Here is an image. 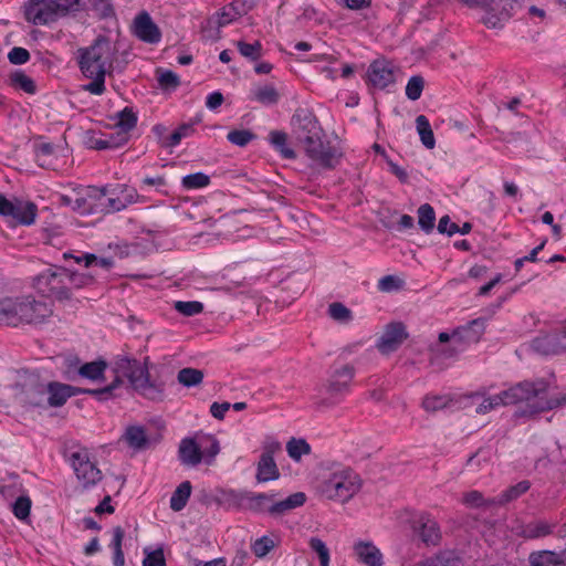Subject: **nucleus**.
I'll list each match as a JSON object with an SVG mask.
<instances>
[{
  "mask_svg": "<svg viewBox=\"0 0 566 566\" xmlns=\"http://www.w3.org/2000/svg\"><path fill=\"white\" fill-rule=\"evenodd\" d=\"M111 369L115 375L111 385L101 389H87L85 392L98 399H106L123 382V378H127L132 387L145 398L163 400L165 382L150 379L149 370L140 367L137 359L127 355H117L111 363Z\"/></svg>",
  "mask_w": 566,
  "mask_h": 566,
  "instance_id": "obj_1",
  "label": "nucleus"
},
{
  "mask_svg": "<svg viewBox=\"0 0 566 566\" xmlns=\"http://www.w3.org/2000/svg\"><path fill=\"white\" fill-rule=\"evenodd\" d=\"M520 402H526L531 413H538L560 406L566 402V397H563L562 400L549 398L548 382L544 379L522 381L497 395L485 398L476 408V412L486 413L499 406Z\"/></svg>",
  "mask_w": 566,
  "mask_h": 566,
  "instance_id": "obj_2",
  "label": "nucleus"
},
{
  "mask_svg": "<svg viewBox=\"0 0 566 566\" xmlns=\"http://www.w3.org/2000/svg\"><path fill=\"white\" fill-rule=\"evenodd\" d=\"M116 48L111 40L98 35L87 48L77 50V63L82 74L92 82L84 85V90L94 95L105 92V76L114 71Z\"/></svg>",
  "mask_w": 566,
  "mask_h": 566,
  "instance_id": "obj_3",
  "label": "nucleus"
},
{
  "mask_svg": "<svg viewBox=\"0 0 566 566\" xmlns=\"http://www.w3.org/2000/svg\"><path fill=\"white\" fill-rule=\"evenodd\" d=\"M52 313L49 303L31 295L0 297V325L17 327L23 324H41Z\"/></svg>",
  "mask_w": 566,
  "mask_h": 566,
  "instance_id": "obj_4",
  "label": "nucleus"
},
{
  "mask_svg": "<svg viewBox=\"0 0 566 566\" xmlns=\"http://www.w3.org/2000/svg\"><path fill=\"white\" fill-rule=\"evenodd\" d=\"M227 496L237 506L247 503L249 510L256 513H268L272 517L285 515L287 512L302 506L306 501V495L303 492L293 493L281 501H275V494L266 493L230 491Z\"/></svg>",
  "mask_w": 566,
  "mask_h": 566,
  "instance_id": "obj_5",
  "label": "nucleus"
},
{
  "mask_svg": "<svg viewBox=\"0 0 566 566\" xmlns=\"http://www.w3.org/2000/svg\"><path fill=\"white\" fill-rule=\"evenodd\" d=\"M355 367L350 364L335 366L329 374L324 389V397L319 399V407L331 408L339 405L350 392V384L355 377Z\"/></svg>",
  "mask_w": 566,
  "mask_h": 566,
  "instance_id": "obj_6",
  "label": "nucleus"
},
{
  "mask_svg": "<svg viewBox=\"0 0 566 566\" xmlns=\"http://www.w3.org/2000/svg\"><path fill=\"white\" fill-rule=\"evenodd\" d=\"M359 476L350 469L337 470L322 483V493L329 500L346 502L360 489Z\"/></svg>",
  "mask_w": 566,
  "mask_h": 566,
  "instance_id": "obj_7",
  "label": "nucleus"
},
{
  "mask_svg": "<svg viewBox=\"0 0 566 566\" xmlns=\"http://www.w3.org/2000/svg\"><path fill=\"white\" fill-rule=\"evenodd\" d=\"M302 146L306 156L323 169H334L343 157L342 150L323 137L308 139Z\"/></svg>",
  "mask_w": 566,
  "mask_h": 566,
  "instance_id": "obj_8",
  "label": "nucleus"
},
{
  "mask_svg": "<svg viewBox=\"0 0 566 566\" xmlns=\"http://www.w3.org/2000/svg\"><path fill=\"white\" fill-rule=\"evenodd\" d=\"M99 190H105V197L99 202L101 211L105 213L124 210L139 200L137 190L127 185L105 186Z\"/></svg>",
  "mask_w": 566,
  "mask_h": 566,
  "instance_id": "obj_9",
  "label": "nucleus"
},
{
  "mask_svg": "<svg viewBox=\"0 0 566 566\" xmlns=\"http://www.w3.org/2000/svg\"><path fill=\"white\" fill-rule=\"evenodd\" d=\"M291 125L296 139L301 144L315 137H324V130L318 119L307 108H297L291 118Z\"/></svg>",
  "mask_w": 566,
  "mask_h": 566,
  "instance_id": "obj_10",
  "label": "nucleus"
},
{
  "mask_svg": "<svg viewBox=\"0 0 566 566\" xmlns=\"http://www.w3.org/2000/svg\"><path fill=\"white\" fill-rule=\"evenodd\" d=\"M71 464L78 482L85 490L93 488L103 479L102 471L97 468L96 463L91 461L90 454L85 449L71 454Z\"/></svg>",
  "mask_w": 566,
  "mask_h": 566,
  "instance_id": "obj_11",
  "label": "nucleus"
},
{
  "mask_svg": "<svg viewBox=\"0 0 566 566\" xmlns=\"http://www.w3.org/2000/svg\"><path fill=\"white\" fill-rule=\"evenodd\" d=\"M63 274H65V268L63 266L46 270L36 277L38 289L59 301L70 300L71 293H69V286Z\"/></svg>",
  "mask_w": 566,
  "mask_h": 566,
  "instance_id": "obj_12",
  "label": "nucleus"
},
{
  "mask_svg": "<svg viewBox=\"0 0 566 566\" xmlns=\"http://www.w3.org/2000/svg\"><path fill=\"white\" fill-rule=\"evenodd\" d=\"M485 331L483 318H475L467 325L459 326L452 332V353L448 357H454L468 346L476 344Z\"/></svg>",
  "mask_w": 566,
  "mask_h": 566,
  "instance_id": "obj_13",
  "label": "nucleus"
},
{
  "mask_svg": "<svg viewBox=\"0 0 566 566\" xmlns=\"http://www.w3.org/2000/svg\"><path fill=\"white\" fill-rule=\"evenodd\" d=\"M281 449L282 446L276 440L269 439L264 442L256 468L255 478L258 482H268L280 478V471L274 461V454L281 451Z\"/></svg>",
  "mask_w": 566,
  "mask_h": 566,
  "instance_id": "obj_14",
  "label": "nucleus"
},
{
  "mask_svg": "<svg viewBox=\"0 0 566 566\" xmlns=\"http://www.w3.org/2000/svg\"><path fill=\"white\" fill-rule=\"evenodd\" d=\"M408 337L409 333L402 322H390L378 338L376 348L382 355H389L396 352Z\"/></svg>",
  "mask_w": 566,
  "mask_h": 566,
  "instance_id": "obj_15",
  "label": "nucleus"
},
{
  "mask_svg": "<svg viewBox=\"0 0 566 566\" xmlns=\"http://www.w3.org/2000/svg\"><path fill=\"white\" fill-rule=\"evenodd\" d=\"M105 197V190H99L98 187H86L82 192H77L73 199L69 196H63L62 201L71 206L74 210L83 213H91L97 209L101 210L99 202Z\"/></svg>",
  "mask_w": 566,
  "mask_h": 566,
  "instance_id": "obj_16",
  "label": "nucleus"
},
{
  "mask_svg": "<svg viewBox=\"0 0 566 566\" xmlns=\"http://www.w3.org/2000/svg\"><path fill=\"white\" fill-rule=\"evenodd\" d=\"M413 532L426 546H438L442 534L438 522L428 513H421L412 523Z\"/></svg>",
  "mask_w": 566,
  "mask_h": 566,
  "instance_id": "obj_17",
  "label": "nucleus"
},
{
  "mask_svg": "<svg viewBox=\"0 0 566 566\" xmlns=\"http://www.w3.org/2000/svg\"><path fill=\"white\" fill-rule=\"evenodd\" d=\"M132 30L133 34L145 43L156 44L161 39L160 29L147 11H142L135 17Z\"/></svg>",
  "mask_w": 566,
  "mask_h": 566,
  "instance_id": "obj_18",
  "label": "nucleus"
},
{
  "mask_svg": "<svg viewBox=\"0 0 566 566\" xmlns=\"http://www.w3.org/2000/svg\"><path fill=\"white\" fill-rule=\"evenodd\" d=\"M56 0H30L25 18L34 24H49L56 21Z\"/></svg>",
  "mask_w": 566,
  "mask_h": 566,
  "instance_id": "obj_19",
  "label": "nucleus"
},
{
  "mask_svg": "<svg viewBox=\"0 0 566 566\" xmlns=\"http://www.w3.org/2000/svg\"><path fill=\"white\" fill-rule=\"evenodd\" d=\"M369 82L377 88L384 90L395 83V72L391 62L387 60L374 61L367 71Z\"/></svg>",
  "mask_w": 566,
  "mask_h": 566,
  "instance_id": "obj_20",
  "label": "nucleus"
},
{
  "mask_svg": "<svg viewBox=\"0 0 566 566\" xmlns=\"http://www.w3.org/2000/svg\"><path fill=\"white\" fill-rule=\"evenodd\" d=\"M178 460L185 467L195 468L203 460L202 447L195 438H184L178 448Z\"/></svg>",
  "mask_w": 566,
  "mask_h": 566,
  "instance_id": "obj_21",
  "label": "nucleus"
},
{
  "mask_svg": "<svg viewBox=\"0 0 566 566\" xmlns=\"http://www.w3.org/2000/svg\"><path fill=\"white\" fill-rule=\"evenodd\" d=\"M12 213L8 218H11L14 226H31L34 223L38 207L35 203L19 198L12 199Z\"/></svg>",
  "mask_w": 566,
  "mask_h": 566,
  "instance_id": "obj_22",
  "label": "nucleus"
},
{
  "mask_svg": "<svg viewBox=\"0 0 566 566\" xmlns=\"http://www.w3.org/2000/svg\"><path fill=\"white\" fill-rule=\"evenodd\" d=\"M23 401L30 406H40L42 397L46 394L48 387L40 382L36 375H30L23 384H19Z\"/></svg>",
  "mask_w": 566,
  "mask_h": 566,
  "instance_id": "obj_23",
  "label": "nucleus"
},
{
  "mask_svg": "<svg viewBox=\"0 0 566 566\" xmlns=\"http://www.w3.org/2000/svg\"><path fill=\"white\" fill-rule=\"evenodd\" d=\"M85 390L86 389H81L77 387L60 382H50L48 385V402L52 407H61L66 402L67 398L75 396L76 394L80 392L86 394Z\"/></svg>",
  "mask_w": 566,
  "mask_h": 566,
  "instance_id": "obj_24",
  "label": "nucleus"
},
{
  "mask_svg": "<svg viewBox=\"0 0 566 566\" xmlns=\"http://www.w3.org/2000/svg\"><path fill=\"white\" fill-rule=\"evenodd\" d=\"M354 552L358 562L367 566H382V554L370 542H358L354 545Z\"/></svg>",
  "mask_w": 566,
  "mask_h": 566,
  "instance_id": "obj_25",
  "label": "nucleus"
},
{
  "mask_svg": "<svg viewBox=\"0 0 566 566\" xmlns=\"http://www.w3.org/2000/svg\"><path fill=\"white\" fill-rule=\"evenodd\" d=\"M557 523L546 520H536L522 525L517 534L526 539L542 538L551 535Z\"/></svg>",
  "mask_w": 566,
  "mask_h": 566,
  "instance_id": "obj_26",
  "label": "nucleus"
},
{
  "mask_svg": "<svg viewBox=\"0 0 566 566\" xmlns=\"http://www.w3.org/2000/svg\"><path fill=\"white\" fill-rule=\"evenodd\" d=\"M528 562L531 566H566V549L533 552Z\"/></svg>",
  "mask_w": 566,
  "mask_h": 566,
  "instance_id": "obj_27",
  "label": "nucleus"
},
{
  "mask_svg": "<svg viewBox=\"0 0 566 566\" xmlns=\"http://www.w3.org/2000/svg\"><path fill=\"white\" fill-rule=\"evenodd\" d=\"M122 439L135 451L145 450L150 447V440L142 426L127 427Z\"/></svg>",
  "mask_w": 566,
  "mask_h": 566,
  "instance_id": "obj_28",
  "label": "nucleus"
},
{
  "mask_svg": "<svg viewBox=\"0 0 566 566\" xmlns=\"http://www.w3.org/2000/svg\"><path fill=\"white\" fill-rule=\"evenodd\" d=\"M531 488V482L523 480L515 485L504 490L499 496L491 499L490 504L505 505L526 493Z\"/></svg>",
  "mask_w": 566,
  "mask_h": 566,
  "instance_id": "obj_29",
  "label": "nucleus"
},
{
  "mask_svg": "<svg viewBox=\"0 0 566 566\" xmlns=\"http://www.w3.org/2000/svg\"><path fill=\"white\" fill-rule=\"evenodd\" d=\"M107 366L104 359L85 363L80 367L78 375L93 381L103 380Z\"/></svg>",
  "mask_w": 566,
  "mask_h": 566,
  "instance_id": "obj_30",
  "label": "nucleus"
},
{
  "mask_svg": "<svg viewBox=\"0 0 566 566\" xmlns=\"http://www.w3.org/2000/svg\"><path fill=\"white\" fill-rule=\"evenodd\" d=\"M191 490L192 486L189 481L181 482L170 497V509L175 512L181 511L187 505Z\"/></svg>",
  "mask_w": 566,
  "mask_h": 566,
  "instance_id": "obj_31",
  "label": "nucleus"
},
{
  "mask_svg": "<svg viewBox=\"0 0 566 566\" xmlns=\"http://www.w3.org/2000/svg\"><path fill=\"white\" fill-rule=\"evenodd\" d=\"M459 559L451 551H443L424 560L416 563L413 566H458Z\"/></svg>",
  "mask_w": 566,
  "mask_h": 566,
  "instance_id": "obj_32",
  "label": "nucleus"
},
{
  "mask_svg": "<svg viewBox=\"0 0 566 566\" xmlns=\"http://www.w3.org/2000/svg\"><path fill=\"white\" fill-rule=\"evenodd\" d=\"M416 127L423 146L428 149L434 148L436 139L429 119L424 115L417 116Z\"/></svg>",
  "mask_w": 566,
  "mask_h": 566,
  "instance_id": "obj_33",
  "label": "nucleus"
},
{
  "mask_svg": "<svg viewBox=\"0 0 566 566\" xmlns=\"http://www.w3.org/2000/svg\"><path fill=\"white\" fill-rule=\"evenodd\" d=\"M270 143L286 159H295L296 154L286 146L287 135L282 130H272L269 135Z\"/></svg>",
  "mask_w": 566,
  "mask_h": 566,
  "instance_id": "obj_34",
  "label": "nucleus"
},
{
  "mask_svg": "<svg viewBox=\"0 0 566 566\" xmlns=\"http://www.w3.org/2000/svg\"><path fill=\"white\" fill-rule=\"evenodd\" d=\"M10 84L17 90H21L27 94H35V82L23 71H15L10 74Z\"/></svg>",
  "mask_w": 566,
  "mask_h": 566,
  "instance_id": "obj_35",
  "label": "nucleus"
},
{
  "mask_svg": "<svg viewBox=\"0 0 566 566\" xmlns=\"http://www.w3.org/2000/svg\"><path fill=\"white\" fill-rule=\"evenodd\" d=\"M252 98L269 106L279 102L280 94L273 85H264L252 91Z\"/></svg>",
  "mask_w": 566,
  "mask_h": 566,
  "instance_id": "obj_36",
  "label": "nucleus"
},
{
  "mask_svg": "<svg viewBox=\"0 0 566 566\" xmlns=\"http://www.w3.org/2000/svg\"><path fill=\"white\" fill-rule=\"evenodd\" d=\"M203 371L197 368L186 367L178 371L177 379L185 387L199 386L203 380Z\"/></svg>",
  "mask_w": 566,
  "mask_h": 566,
  "instance_id": "obj_37",
  "label": "nucleus"
},
{
  "mask_svg": "<svg viewBox=\"0 0 566 566\" xmlns=\"http://www.w3.org/2000/svg\"><path fill=\"white\" fill-rule=\"evenodd\" d=\"M436 212L431 205L423 203L418 208V224L420 229L430 233L434 229Z\"/></svg>",
  "mask_w": 566,
  "mask_h": 566,
  "instance_id": "obj_38",
  "label": "nucleus"
},
{
  "mask_svg": "<svg viewBox=\"0 0 566 566\" xmlns=\"http://www.w3.org/2000/svg\"><path fill=\"white\" fill-rule=\"evenodd\" d=\"M241 15V12L237 10L233 3L223 7L219 12L210 18L209 23L216 24L218 28L224 27L232 21L237 20Z\"/></svg>",
  "mask_w": 566,
  "mask_h": 566,
  "instance_id": "obj_39",
  "label": "nucleus"
},
{
  "mask_svg": "<svg viewBox=\"0 0 566 566\" xmlns=\"http://www.w3.org/2000/svg\"><path fill=\"white\" fill-rule=\"evenodd\" d=\"M125 536V532L120 526H116L113 530V539L111 546L114 551V566H124L125 558L122 549L123 538Z\"/></svg>",
  "mask_w": 566,
  "mask_h": 566,
  "instance_id": "obj_40",
  "label": "nucleus"
},
{
  "mask_svg": "<svg viewBox=\"0 0 566 566\" xmlns=\"http://www.w3.org/2000/svg\"><path fill=\"white\" fill-rule=\"evenodd\" d=\"M116 117V126L119 127L123 133L127 134L136 127L137 115L133 108L125 107L123 111L117 113Z\"/></svg>",
  "mask_w": 566,
  "mask_h": 566,
  "instance_id": "obj_41",
  "label": "nucleus"
},
{
  "mask_svg": "<svg viewBox=\"0 0 566 566\" xmlns=\"http://www.w3.org/2000/svg\"><path fill=\"white\" fill-rule=\"evenodd\" d=\"M286 451L295 461H298L302 455L311 453V446L304 439L292 438L286 443Z\"/></svg>",
  "mask_w": 566,
  "mask_h": 566,
  "instance_id": "obj_42",
  "label": "nucleus"
},
{
  "mask_svg": "<svg viewBox=\"0 0 566 566\" xmlns=\"http://www.w3.org/2000/svg\"><path fill=\"white\" fill-rule=\"evenodd\" d=\"M328 315L339 323H349L353 319L352 311L340 302L329 304Z\"/></svg>",
  "mask_w": 566,
  "mask_h": 566,
  "instance_id": "obj_43",
  "label": "nucleus"
},
{
  "mask_svg": "<svg viewBox=\"0 0 566 566\" xmlns=\"http://www.w3.org/2000/svg\"><path fill=\"white\" fill-rule=\"evenodd\" d=\"M210 184V177L203 172L187 175L182 178L181 185L185 189H199Z\"/></svg>",
  "mask_w": 566,
  "mask_h": 566,
  "instance_id": "obj_44",
  "label": "nucleus"
},
{
  "mask_svg": "<svg viewBox=\"0 0 566 566\" xmlns=\"http://www.w3.org/2000/svg\"><path fill=\"white\" fill-rule=\"evenodd\" d=\"M66 281V285L69 286V293L73 287L81 289L93 281L91 275L77 272H71L65 269V274H63Z\"/></svg>",
  "mask_w": 566,
  "mask_h": 566,
  "instance_id": "obj_45",
  "label": "nucleus"
},
{
  "mask_svg": "<svg viewBox=\"0 0 566 566\" xmlns=\"http://www.w3.org/2000/svg\"><path fill=\"white\" fill-rule=\"evenodd\" d=\"M237 46L240 54L251 61H256L262 55V44L259 41H255L254 43L239 41Z\"/></svg>",
  "mask_w": 566,
  "mask_h": 566,
  "instance_id": "obj_46",
  "label": "nucleus"
},
{
  "mask_svg": "<svg viewBox=\"0 0 566 566\" xmlns=\"http://www.w3.org/2000/svg\"><path fill=\"white\" fill-rule=\"evenodd\" d=\"M174 307L185 316H193L203 312V304L198 301H177Z\"/></svg>",
  "mask_w": 566,
  "mask_h": 566,
  "instance_id": "obj_47",
  "label": "nucleus"
},
{
  "mask_svg": "<svg viewBox=\"0 0 566 566\" xmlns=\"http://www.w3.org/2000/svg\"><path fill=\"white\" fill-rule=\"evenodd\" d=\"M308 545L319 558V566H329V549L326 544L318 537H312Z\"/></svg>",
  "mask_w": 566,
  "mask_h": 566,
  "instance_id": "obj_48",
  "label": "nucleus"
},
{
  "mask_svg": "<svg viewBox=\"0 0 566 566\" xmlns=\"http://www.w3.org/2000/svg\"><path fill=\"white\" fill-rule=\"evenodd\" d=\"M424 86L423 77L420 75L411 76L406 86V95L411 101L420 98Z\"/></svg>",
  "mask_w": 566,
  "mask_h": 566,
  "instance_id": "obj_49",
  "label": "nucleus"
},
{
  "mask_svg": "<svg viewBox=\"0 0 566 566\" xmlns=\"http://www.w3.org/2000/svg\"><path fill=\"white\" fill-rule=\"evenodd\" d=\"M451 402L447 396H426L422 400V407L427 411H438L446 408Z\"/></svg>",
  "mask_w": 566,
  "mask_h": 566,
  "instance_id": "obj_50",
  "label": "nucleus"
},
{
  "mask_svg": "<svg viewBox=\"0 0 566 566\" xmlns=\"http://www.w3.org/2000/svg\"><path fill=\"white\" fill-rule=\"evenodd\" d=\"M255 135L248 129H234L228 133L227 139L237 146H247Z\"/></svg>",
  "mask_w": 566,
  "mask_h": 566,
  "instance_id": "obj_51",
  "label": "nucleus"
},
{
  "mask_svg": "<svg viewBox=\"0 0 566 566\" xmlns=\"http://www.w3.org/2000/svg\"><path fill=\"white\" fill-rule=\"evenodd\" d=\"M274 541L269 536H262L258 538L251 546L253 554L256 557L266 556L274 548Z\"/></svg>",
  "mask_w": 566,
  "mask_h": 566,
  "instance_id": "obj_52",
  "label": "nucleus"
},
{
  "mask_svg": "<svg viewBox=\"0 0 566 566\" xmlns=\"http://www.w3.org/2000/svg\"><path fill=\"white\" fill-rule=\"evenodd\" d=\"M490 501L491 499L484 500L483 494L475 490L465 493L463 496V503L471 507L492 506L493 504H490Z\"/></svg>",
  "mask_w": 566,
  "mask_h": 566,
  "instance_id": "obj_53",
  "label": "nucleus"
},
{
  "mask_svg": "<svg viewBox=\"0 0 566 566\" xmlns=\"http://www.w3.org/2000/svg\"><path fill=\"white\" fill-rule=\"evenodd\" d=\"M31 500L28 496H20L13 504V514L19 520H24L30 515Z\"/></svg>",
  "mask_w": 566,
  "mask_h": 566,
  "instance_id": "obj_54",
  "label": "nucleus"
},
{
  "mask_svg": "<svg viewBox=\"0 0 566 566\" xmlns=\"http://www.w3.org/2000/svg\"><path fill=\"white\" fill-rule=\"evenodd\" d=\"M145 554L146 556L143 560V566H166L164 551L161 548L150 552L145 549Z\"/></svg>",
  "mask_w": 566,
  "mask_h": 566,
  "instance_id": "obj_55",
  "label": "nucleus"
},
{
  "mask_svg": "<svg viewBox=\"0 0 566 566\" xmlns=\"http://www.w3.org/2000/svg\"><path fill=\"white\" fill-rule=\"evenodd\" d=\"M158 82L160 86L165 88H176L180 84L178 75L169 70L159 73Z\"/></svg>",
  "mask_w": 566,
  "mask_h": 566,
  "instance_id": "obj_56",
  "label": "nucleus"
},
{
  "mask_svg": "<svg viewBox=\"0 0 566 566\" xmlns=\"http://www.w3.org/2000/svg\"><path fill=\"white\" fill-rule=\"evenodd\" d=\"M80 0H56L55 11L56 20L61 17H65L72 11H76Z\"/></svg>",
  "mask_w": 566,
  "mask_h": 566,
  "instance_id": "obj_57",
  "label": "nucleus"
},
{
  "mask_svg": "<svg viewBox=\"0 0 566 566\" xmlns=\"http://www.w3.org/2000/svg\"><path fill=\"white\" fill-rule=\"evenodd\" d=\"M556 343V336H546L544 338H536L534 340V347L538 350H542L544 354L557 353L555 349Z\"/></svg>",
  "mask_w": 566,
  "mask_h": 566,
  "instance_id": "obj_58",
  "label": "nucleus"
},
{
  "mask_svg": "<svg viewBox=\"0 0 566 566\" xmlns=\"http://www.w3.org/2000/svg\"><path fill=\"white\" fill-rule=\"evenodd\" d=\"M10 63L20 65L24 64L30 60V53L27 49L21 46H14L8 54Z\"/></svg>",
  "mask_w": 566,
  "mask_h": 566,
  "instance_id": "obj_59",
  "label": "nucleus"
},
{
  "mask_svg": "<svg viewBox=\"0 0 566 566\" xmlns=\"http://www.w3.org/2000/svg\"><path fill=\"white\" fill-rule=\"evenodd\" d=\"M438 231L441 234H448L449 237L458 233L459 226L451 221L448 214L440 218L438 222Z\"/></svg>",
  "mask_w": 566,
  "mask_h": 566,
  "instance_id": "obj_60",
  "label": "nucleus"
},
{
  "mask_svg": "<svg viewBox=\"0 0 566 566\" xmlns=\"http://www.w3.org/2000/svg\"><path fill=\"white\" fill-rule=\"evenodd\" d=\"M203 460L207 464H211L216 455L220 452L219 441L216 438L210 439V446L202 449Z\"/></svg>",
  "mask_w": 566,
  "mask_h": 566,
  "instance_id": "obj_61",
  "label": "nucleus"
},
{
  "mask_svg": "<svg viewBox=\"0 0 566 566\" xmlns=\"http://www.w3.org/2000/svg\"><path fill=\"white\" fill-rule=\"evenodd\" d=\"M63 259H74L76 263H81L82 261H84V265L86 268L95 265V262L97 261V256L93 253H85L83 256H75L72 253L65 252L63 253Z\"/></svg>",
  "mask_w": 566,
  "mask_h": 566,
  "instance_id": "obj_62",
  "label": "nucleus"
},
{
  "mask_svg": "<svg viewBox=\"0 0 566 566\" xmlns=\"http://www.w3.org/2000/svg\"><path fill=\"white\" fill-rule=\"evenodd\" d=\"M231 405L229 402H213L210 406V412L212 417L218 420H222L224 418L226 412L230 409Z\"/></svg>",
  "mask_w": 566,
  "mask_h": 566,
  "instance_id": "obj_63",
  "label": "nucleus"
},
{
  "mask_svg": "<svg viewBox=\"0 0 566 566\" xmlns=\"http://www.w3.org/2000/svg\"><path fill=\"white\" fill-rule=\"evenodd\" d=\"M387 165L389 166L390 172L395 175L400 182L407 184L408 182V174L407 171L399 167L396 163H394L391 159H387Z\"/></svg>",
  "mask_w": 566,
  "mask_h": 566,
  "instance_id": "obj_64",
  "label": "nucleus"
}]
</instances>
